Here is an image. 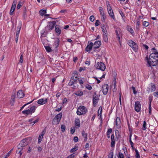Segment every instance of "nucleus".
I'll list each match as a JSON object with an SVG mask.
<instances>
[{"mask_svg": "<svg viewBox=\"0 0 158 158\" xmlns=\"http://www.w3.org/2000/svg\"><path fill=\"white\" fill-rule=\"evenodd\" d=\"M31 140V138H25L22 140L19 144L17 145L16 153L20 155L19 156H21L23 153L24 148L30 143Z\"/></svg>", "mask_w": 158, "mask_h": 158, "instance_id": "nucleus-1", "label": "nucleus"}, {"mask_svg": "<svg viewBox=\"0 0 158 158\" xmlns=\"http://www.w3.org/2000/svg\"><path fill=\"white\" fill-rule=\"evenodd\" d=\"M78 74L77 71H74L68 83L69 85L71 86L73 85L74 84L77 83V79H78Z\"/></svg>", "mask_w": 158, "mask_h": 158, "instance_id": "nucleus-2", "label": "nucleus"}, {"mask_svg": "<svg viewBox=\"0 0 158 158\" xmlns=\"http://www.w3.org/2000/svg\"><path fill=\"white\" fill-rule=\"evenodd\" d=\"M87 111V110L85 106H81L77 109L76 113L78 115H82L85 114Z\"/></svg>", "mask_w": 158, "mask_h": 158, "instance_id": "nucleus-3", "label": "nucleus"}, {"mask_svg": "<svg viewBox=\"0 0 158 158\" xmlns=\"http://www.w3.org/2000/svg\"><path fill=\"white\" fill-rule=\"evenodd\" d=\"M152 50H153V52L150 54L149 58L148 56V60L150 59L152 62V60H154V61L156 59V58H158V52L157 51L155 48H153Z\"/></svg>", "mask_w": 158, "mask_h": 158, "instance_id": "nucleus-4", "label": "nucleus"}, {"mask_svg": "<svg viewBox=\"0 0 158 158\" xmlns=\"http://www.w3.org/2000/svg\"><path fill=\"white\" fill-rule=\"evenodd\" d=\"M145 59L147 60V66L148 67H151L152 66H155L156 65L158 66V60L156 59L155 60H152V62L150 60V59L148 60V55H147L145 57Z\"/></svg>", "mask_w": 158, "mask_h": 158, "instance_id": "nucleus-5", "label": "nucleus"}, {"mask_svg": "<svg viewBox=\"0 0 158 158\" xmlns=\"http://www.w3.org/2000/svg\"><path fill=\"white\" fill-rule=\"evenodd\" d=\"M107 8V9L109 15L114 20H115V17L114 15L113 10L111 7L110 5L109 2H107L106 3Z\"/></svg>", "mask_w": 158, "mask_h": 158, "instance_id": "nucleus-6", "label": "nucleus"}, {"mask_svg": "<svg viewBox=\"0 0 158 158\" xmlns=\"http://www.w3.org/2000/svg\"><path fill=\"white\" fill-rule=\"evenodd\" d=\"M95 66L96 69L100 70L102 71H104L106 69L105 64L101 62H97L95 65Z\"/></svg>", "mask_w": 158, "mask_h": 158, "instance_id": "nucleus-7", "label": "nucleus"}, {"mask_svg": "<svg viewBox=\"0 0 158 158\" xmlns=\"http://www.w3.org/2000/svg\"><path fill=\"white\" fill-rule=\"evenodd\" d=\"M62 115L61 112L57 114L53 118L52 123L53 124L57 125L59 124Z\"/></svg>", "mask_w": 158, "mask_h": 158, "instance_id": "nucleus-8", "label": "nucleus"}, {"mask_svg": "<svg viewBox=\"0 0 158 158\" xmlns=\"http://www.w3.org/2000/svg\"><path fill=\"white\" fill-rule=\"evenodd\" d=\"M128 44L131 48L135 52H137L138 51V46L137 44L132 40H130L128 42Z\"/></svg>", "mask_w": 158, "mask_h": 158, "instance_id": "nucleus-9", "label": "nucleus"}, {"mask_svg": "<svg viewBox=\"0 0 158 158\" xmlns=\"http://www.w3.org/2000/svg\"><path fill=\"white\" fill-rule=\"evenodd\" d=\"M115 32L116 36V38L119 43L120 44V37L122 38L123 35L122 31L121 29L119 28L118 30H115Z\"/></svg>", "mask_w": 158, "mask_h": 158, "instance_id": "nucleus-10", "label": "nucleus"}, {"mask_svg": "<svg viewBox=\"0 0 158 158\" xmlns=\"http://www.w3.org/2000/svg\"><path fill=\"white\" fill-rule=\"evenodd\" d=\"M114 124L115 126H116L117 129H119L121 128V122L119 117H117L116 118Z\"/></svg>", "mask_w": 158, "mask_h": 158, "instance_id": "nucleus-11", "label": "nucleus"}, {"mask_svg": "<svg viewBox=\"0 0 158 158\" xmlns=\"http://www.w3.org/2000/svg\"><path fill=\"white\" fill-rule=\"evenodd\" d=\"M141 105L140 102L138 101H136L135 102V110L137 112H139L141 109Z\"/></svg>", "mask_w": 158, "mask_h": 158, "instance_id": "nucleus-12", "label": "nucleus"}, {"mask_svg": "<svg viewBox=\"0 0 158 158\" xmlns=\"http://www.w3.org/2000/svg\"><path fill=\"white\" fill-rule=\"evenodd\" d=\"M109 87L107 84H104L102 87V91L104 95H106L107 94L108 91Z\"/></svg>", "mask_w": 158, "mask_h": 158, "instance_id": "nucleus-13", "label": "nucleus"}, {"mask_svg": "<svg viewBox=\"0 0 158 158\" xmlns=\"http://www.w3.org/2000/svg\"><path fill=\"white\" fill-rule=\"evenodd\" d=\"M17 3L16 0H14L10 12V15H13V12L15 10Z\"/></svg>", "mask_w": 158, "mask_h": 158, "instance_id": "nucleus-14", "label": "nucleus"}, {"mask_svg": "<svg viewBox=\"0 0 158 158\" xmlns=\"http://www.w3.org/2000/svg\"><path fill=\"white\" fill-rule=\"evenodd\" d=\"M56 22L55 21L49 22L47 27L48 28L49 30H52L53 29L55 26L56 24Z\"/></svg>", "mask_w": 158, "mask_h": 158, "instance_id": "nucleus-15", "label": "nucleus"}, {"mask_svg": "<svg viewBox=\"0 0 158 158\" xmlns=\"http://www.w3.org/2000/svg\"><path fill=\"white\" fill-rule=\"evenodd\" d=\"M46 131V130L45 129H44L41 132L39 136L38 139V143H40L43 138V137L44 135L45 134Z\"/></svg>", "mask_w": 158, "mask_h": 158, "instance_id": "nucleus-16", "label": "nucleus"}, {"mask_svg": "<svg viewBox=\"0 0 158 158\" xmlns=\"http://www.w3.org/2000/svg\"><path fill=\"white\" fill-rule=\"evenodd\" d=\"M35 119V118H32L31 119H29L28 120V122H29L30 124L32 125V126L35 123H37L39 120V118H37Z\"/></svg>", "mask_w": 158, "mask_h": 158, "instance_id": "nucleus-17", "label": "nucleus"}, {"mask_svg": "<svg viewBox=\"0 0 158 158\" xmlns=\"http://www.w3.org/2000/svg\"><path fill=\"white\" fill-rule=\"evenodd\" d=\"M111 147L112 148H114L115 147V144L116 139L115 138L114 135V134H112L111 136Z\"/></svg>", "mask_w": 158, "mask_h": 158, "instance_id": "nucleus-18", "label": "nucleus"}, {"mask_svg": "<svg viewBox=\"0 0 158 158\" xmlns=\"http://www.w3.org/2000/svg\"><path fill=\"white\" fill-rule=\"evenodd\" d=\"M60 40L59 38H56L55 39V40L53 44V45L56 48H57L59 47Z\"/></svg>", "mask_w": 158, "mask_h": 158, "instance_id": "nucleus-19", "label": "nucleus"}, {"mask_svg": "<svg viewBox=\"0 0 158 158\" xmlns=\"http://www.w3.org/2000/svg\"><path fill=\"white\" fill-rule=\"evenodd\" d=\"M48 100L47 98H41L37 101V103L41 105H44L47 103Z\"/></svg>", "mask_w": 158, "mask_h": 158, "instance_id": "nucleus-20", "label": "nucleus"}, {"mask_svg": "<svg viewBox=\"0 0 158 158\" xmlns=\"http://www.w3.org/2000/svg\"><path fill=\"white\" fill-rule=\"evenodd\" d=\"M94 44L92 42H90L89 44L88 43V44L85 48V51L87 52H90Z\"/></svg>", "mask_w": 158, "mask_h": 158, "instance_id": "nucleus-21", "label": "nucleus"}, {"mask_svg": "<svg viewBox=\"0 0 158 158\" xmlns=\"http://www.w3.org/2000/svg\"><path fill=\"white\" fill-rule=\"evenodd\" d=\"M17 97L19 98H22L24 96V94L22 90H19L17 93Z\"/></svg>", "mask_w": 158, "mask_h": 158, "instance_id": "nucleus-22", "label": "nucleus"}, {"mask_svg": "<svg viewBox=\"0 0 158 158\" xmlns=\"http://www.w3.org/2000/svg\"><path fill=\"white\" fill-rule=\"evenodd\" d=\"M74 125L75 127L78 129L80 126V120L78 118H76L75 120Z\"/></svg>", "mask_w": 158, "mask_h": 158, "instance_id": "nucleus-23", "label": "nucleus"}, {"mask_svg": "<svg viewBox=\"0 0 158 158\" xmlns=\"http://www.w3.org/2000/svg\"><path fill=\"white\" fill-rule=\"evenodd\" d=\"M127 31H129L133 36L135 35V34L134 31L131 27L129 25H127Z\"/></svg>", "mask_w": 158, "mask_h": 158, "instance_id": "nucleus-24", "label": "nucleus"}, {"mask_svg": "<svg viewBox=\"0 0 158 158\" xmlns=\"http://www.w3.org/2000/svg\"><path fill=\"white\" fill-rule=\"evenodd\" d=\"M55 30L56 32L58 35H60L61 34V31L59 25H56L55 26Z\"/></svg>", "mask_w": 158, "mask_h": 158, "instance_id": "nucleus-25", "label": "nucleus"}, {"mask_svg": "<svg viewBox=\"0 0 158 158\" xmlns=\"http://www.w3.org/2000/svg\"><path fill=\"white\" fill-rule=\"evenodd\" d=\"M98 101V98L95 96L93 97V104L94 106H95L97 104Z\"/></svg>", "mask_w": 158, "mask_h": 158, "instance_id": "nucleus-26", "label": "nucleus"}, {"mask_svg": "<svg viewBox=\"0 0 158 158\" xmlns=\"http://www.w3.org/2000/svg\"><path fill=\"white\" fill-rule=\"evenodd\" d=\"M101 44V41H96L94 44V47H95L96 48H99Z\"/></svg>", "mask_w": 158, "mask_h": 158, "instance_id": "nucleus-27", "label": "nucleus"}, {"mask_svg": "<svg viewBox=\"0 0 158 158\" xmlns=\"http://www.w3.org/2000/svg\"><path fill=\"white\" fill-rule=\"evenodd\" d=\"M107 34H103V40L106 42L107 43L108 42V38L107 35Z\"/></svg>", "mask_w": 158, "mask_h": 158, "instance_id": "nucleus-28", "label": "nucleus"}, {"mask_svg": "<svg viewBox=\"0 0 158 158\" xmlns=\"http://www.w3.org/2000/svg\"><path fill=\"white\" fill-rule=\"evenodd\" d=\"M77 80H78L79 84L81 85V88H83V86L82 85L83 84L84 82L83 81L82 78L81 77H78V79H77Z\"/></svg>", "mask_w": 158, "mask_h": 158, "instance_id": "nucleus-29", "label": "nucleus"}, {"mask_svg": "<svg viewBox=\"0 0 158 158\" xmlns=\"http://www.w3.org/2000/svg\"><path fill=\"white\" fill-rule=\"evenodd\" d=\"M36 107L35 106H32L30 107V111L31 113V114L32 113H34L35 111V109Z\"/></svg>", "mask_w": 158, "mask_h": 158, "instance_id": "nucleus-30", "label": "nucleus"}, {"mask_svg": "<svg viewBox=\"0 0 158 158\" xmlns=\"http://www.w3.org/2000/svg\"><path fill=\"white\" fill-rule=\"evenodd\" d=\"M82 136L84 138V140L86 141L87 139V134L85 133L84 131L83 130L82 133Z\"/></svg>", "mask_w": 158, "mask_h": 158, "instance_id": "nucleus-31", "label": "nucleus"}, {"mask_svg": "<svg viewBox=\"0 0 158 158\" xmlns=\"http://www.w3.org/2000/svg\"><path fill=\"white\" fill-rule=\"evenodd\" d=\"M22 113L24 114H26L27 115H28L30 114H31V113L29 109L23 111Z\"/></svg>", "mask_w": 158, "mask_h": 158, "instance_id": "nucleus-32", "label": "nucleus"}, {"mask_svg": "<svg viewBox=\"0 0 158 158\" xmlns=\"http://www.w3.org/2000/svg\"><path fill=\"white\" fill-rule=\"evenodd\" d=\"M102 109L101 106L99 107L98 110V116L100 117H102Z\"/></svg>", "mask_w": 158, "mask_h": 158, "instance_id": "nucleus-33", "label": "nucleus"}, {"mask_svg": "<svg viewBox=\"0 0 158 158\" xmlns=\"http://www.w3.org/2000/svg\"><path fill=\"white\" fill-rule=\"evenodd\" d=\"M101 28L103 32V34L107 33V31L104 25L102 26Z\"/></svg>", "mask_w": 158, "mask_h": 158, "instance_id": "nucleus-34", "label": "nucleus"}, {"mask_svg": "<svg viewBox=\"0 0 158 158\" xmlns=\"http://www.w3.org/2000/svg\"><path fill=\"white\" fill-rule=\"evenodd\" d=\"M39 12L40 15L43 16L44 15H45V14L46 13L47 11L46 10H44L43 9H41L40 10Z\"/></svg>", "mask_w": 158, "mask_h": 158, "instance_id": "nucleus-35", "label": "nucleus"}, {"mask_svg": "<svg viewBox=\"0 0 158 158\" xmlns=\"http://www.w3.org/2000/svg\"><path fill=\"white\" fill-rule=\"evenodd\" d=\"M78 147L77 146H76L74 147V148H72L70 150V153H73L75 152V151L77 150H78Z\"/></svg>", "mask_w": 158, "mask_h": 158, "instance_id": "nucleus-36", "label": "nucleus"}, {"mask_svg": "<svg viewBox=\"0 0 158 158\" xmlns=\"http://www.w3.org/2000/svg\"><path fill=\"white\" fill-rule=\"evenodd\" d=\"M75 94L77 96H81L83 94V93L81 91H77L75 93Z\"/></svg>", "mask_w": 158, "mask_h": 158, "instance_id": "nucleus-37", "label": "nucleus"}, {"mask_svg": "<svg viewBox=\"0 0 158 158\" xmlns=\"http://www.w3.org/2000/svg\"><path fill=\"white\" fill-rule=\"evenodd\" d=\"M44 47L47 52H50L52 51V49L49 46H44Z\"/></svg>", "mask_w": 158, "mask_h": 158, "instance_id": "nucleus-38", "label": "nucleus"}, {"mask_svg": "<svg viewBox=\"0 0 158 158\" xmlns=\"http://www.w3.org/2000/svg\"><path fill=\"white\" fill-rule=\"evenodd\" d=\"M135 157L136 158H140V156L138 150L136 149H135Z\"/></svg>", "mask_w": 158, "mask_h": 158, "instance_id": "nucleus-39", "label": "nucleus"}, {"mask_svg": "<svg viewBox=\"0 0 158 158\" xmlns=\"http://www.w3.org/2000/svg\"><path fill=\"white\" fill-rule=\"evenodd\" d=\"M27 11V9L26 7H25L23 10V17L24 19L25 18L26 16V12Z\"/></svg>", "mask_w": 158, "mask_h": 158, "instance_id": "nucleus-40", "label": "nucleus"}, {"mask_svg": "<svg viewBox=\"0 0 158 158\" xmlns=\"http://www.w3.org/2000/svg\"><path fill=\"white\" fill-rule=\"evenodd\" d=\"M147 125L146 122L144 121L143 122V124L142 126V130L143 131L147 129L146 126Z\"/></svg>", "mask_w": 158, "mask_h": 158, "instance_id": "nucleus-41", "label": "nucleus"}, {"mask_svg": "<svg viewBox=\"0 0 158 158\" xmlns=\"http://www.w3.org/2000/svg\"><path fill=\"white\" fill-rule=\"evenodd\" d=\"M149 25V23L148 21H144L143 22V25L144 27H147Z\"/></svg>", "mask_w": 158, "mask_h": 158, "instance_id": "nucleus-42", "label": "nucleus"}, {"mask_svg": "<svg viewBox=\"0 0 158 158\" xmlns=\"http://www.w3.org/2000/svg\"><path fill=\"white\" fill-rule=\"evenodd\" d=\"M151 91H154L156 89V86L155 85L151 84Z\"/></svg>", "mask_w": 158, "mask_h": 158, "instance_id": "nucleus-43", "label": "nucleus"}, {"mask_svg": "<svg viewBox=\"0 0 158 158\" xmlns=\"http://www.w3.org/2000/svg\"><path fill=\"white\" fill-rule=\"evenodd\" d=\"M34 99L32 101H31L26 103V104H25L23 106H22L21 108L20 109V110H22V109H23L24 108V107L26 106H27V105H28L29 104H30V103H31L34 101Z\"/></svg>", "mask_w": 158, "mask_h": 158, "instance_id": "nucleus-44", "label": "nucleus"}, {"mask_svg": "<svg viewBox=\"0 0 158 158\" xmlns=\"http://www.w3.org/2000/svg\"><path fill=\"white\" fill-rule=\"evenodd\" d=\"M60 127L61 129V131L62 132H63L65 131L66 127L64 125H61Z\"/></svg>", "mask_w": 158, "mask_h": 158, "instance_id": "nucleus-45", "label": "nucleus"}, {"mask_svg": "<svg viewBox=\"0 0 158 158\" xmlns=\"http://www.w3.org/2000/svg\"><path fill=\"white\" fill-rule=\"evenodd\" d=\"M118 158H124V156L123 154L120 152H119Z\"/></svg>", "mask_w": 158, "mask_h": 158, "instance_id": "nucleus-46", "label": "nucleus"}, {"mask_svg": "<svg viewBox=\"0 0 158 158\" xmlns=\"http://www.w3.org/2000/svg\"><path fill=\"white\" fill-rule=\"evenodd\" d=\"M114 153L113 152H111L108 155V158H113Z\"/></svg>", "mask_w": 158, "mask_h": 158, "instance_id": "nucleus-47", "label": "nucleus"}, {"mask_svg": "<svg viewBox=\"0 0 158 158\" xmlns=\"http://www.w3.org/2000/svg\"><path fill=\"white\" fill-rule=\"evenodd\" d=\"M101 19L102 21V22H105L106 18V15H101Z\"/></svg>", "mask_w": 158, "mask_h": 158, "instance_id": "nucleus-48", "label": "nucleus"}, {"mask_svg": "<svg viewBox=\"0 0 158 158\" xmlns=\"http://www.w3.org/2000/svg\"><path fill=\"white\" fill-rule=\"evenodd\" d=\"M22 25V22L20 21L19 22L17 29H21Z\"/></svg>", "mask_w": 158, "mask_h": 158, "instance_id": "nucleus-49", "label": "nucleus"}, {"mask_svg": "<svg viewBox=\"0 0 158 158\" xmlns=\"http://www.w3.org/2000/svg\"><path fill=\"white\" fill-rule=\"evenodd\" d=\"M23 5V4L22 2H19L18 3L17 6V8L18 9H19L20 8L21 6H22Z\"/></svg>", "mask_w": 158, "mask_h": 158, "instance_id": "nucleus-50", "label": "nucleus"}, {"mask_svg": "<svg viewBox=\"0 0 158 158\" xmlns=\"http://www.w3.org/2000/svg\"><path fill=\"white\" fill-rule=\"evenodd\" d=\"M75 131V128L74 127L71 128L70 129V133L71 134H73Z\"/></svg>", "mask_w": 158, "mask_h": 158, "instance_id": "nucleus-51", "label": "nucleus"}, {"mask_svg": "<svg viewBox=\"0 0 158 158\" xmlns=\"http://www.w3.org/2000/svg\"><path fill=\"white\" fill-rule=\"evenodd\" d=\"M86 88L89 90H91L92 89V87L91 85H87L85 86Z\"/></svg>", "mask_w": 158, "mask_h": 158, "instance_id": "nucleus-52", "label": "nucleus"}, {"mask_svg": "<svg viewBox=\"0 0 158 158\" xmlns=\"http://www.w3.org/2000/svg\"><path fill=\"white\" fill-rule=\"evenodd\" d=\"M112 131V129L111 128H110L108 129L107 131L106 132V134H110L111 133Z\"/></svg>", "mask_w": 158, "mask_h": 158, "instance_id": "nucleus-53", "label": "nucleus"}, {"mask_svg": "<svg viewBox=\"0 0 158 158\" xmlns=\"http://www.w3.org/2000/svg\"><path fill=\"white\" fill-rule=\"evenodd\" d=\"M23 55L22 54L20 55V60H19V62L20 63H22L23 62Z\"/></svg>", "mask_w": 158, "mask_h": 158, "instance_id": "nucleus-54", "label": "nucleus"}, {"mask_svg": "<svg viewBox=\"0 0 158 158\" xmlns=\"http://www.w3.org/2000/svg\"><path fill=\"white\" fill-rule=\"evenodd\" d=\"M89 20L92 22H93L94 20V16L92 15L89 18Z\"/></svg>", "mask_w": 158, "mask_h": 158, "instance_id": "nucleus-55", "label": "nucleus"}, {"mask_svg": "<svg viewBox=\"0 0 158 158\" xmlns=\"http://www.w3.org/2000/svg\"><path fill=\"white\" fill-rule=\"evenodd\" d=\"M143 47L146 49L147 51H148L149 47L146 44H143L142 45Z\"/></svg>", "mask_w": 158, "mask_h": 158, "instance_id": "nucleus-56", "label": "nucleus"}, {"mask_svg": "<svg viewBox=\"0 0 158 158\" xmlns=\"http://www.w3.org/2000/svg\"><path fill=\"white\" fill-rule=\"evenodd\" d=\"M129 141L131 147L133 149L134 148V143L132 142L131 140H129Z\"/></svg>", "mask_w": 158, "mask_h": 158, "instance_id": "nucleus-57", "label": "nucleus"}, {"mask_svg": "<svg viewBox=\"0 0 158 158\" xmlns=\"http://www.w3.org/2000/svg\"><path fill=\"white\" fill-rule=\"evenodd\" d=\"M152 101V98L151 97H149V106L150 105L151 106V102Z\"/></svg>", "mask_w": 158, "mask_h": 158, "instance_id": "nucleus-58", "label": "nucleus"}, {"mask_svg": "<svg viewBox=\"0 0 158 158\" xmlns=\"http://www.w3.org/2000/svg\"><path fill=\"white\" fill-rule=\"evenodd\" d=\"M132 89L133 90V92L134 94H136L137 93V92L136 91L135 88L134 86H132L131 87Z\"/></svg>", "mask_w": 158, "mask_h": 158, "instance_id": "nucleus-59", "label": "nucleus"}, {"mask_svg": "<svg viewBox=\"0 0 158 158\" xmlns=\"http://www.w3.org/2000/svg\"><path fill=\"white\" fill-rule=\"evenodd\" d=\"M93 50L94 51L96 52H98L100 50L99 49V48H96L95 47H93Z\"/></svg>", "mask_w": 158, "mask_h": 158, "instance_id": "nucleus-60", "label": "nucleus"}, {"mask_svg": "<svg viewBox=\"0 0 158 158\" xmlns=\"http://www.w3.org/2000/svg\"><path fill=\"white\" fill-rule=\"evenodd\" d=\"M99 10L100 12V14L102 12H103L104 11L102 7L101 6H100L99 8Z\"/></svg>", "mask_w": 158, "mask_h": 158, "instance_id": "nucleus-61", "label": "nucleus"}, {"mask_svg": "<svg viewBox=\"0 0 158 158\" xmlns=\"http://www.w3.org/2000/svg\"><path fill=\"white\" fill-rule=\"evenodd\" d=\"M73 140L75 142H77L78 141V138L77 136H75L73 138Z\"/></svg>", "mask_w": 158, "mask_h": 158, "instance_id": "nucleus-62", "label": "nucleus"}, {"mask_svg": "<svg viewBox=\"0 0 158 158\" xmlns=\"http://www.w3.org/2000/svg\"><path fill=\"white\" fill-rule=\"evenodd\" d=\"M14 99H12V98H11V99L10 100V103L11 104L12 106L14 105Z\"/></svg>", "mask_w": 158, "mask_h": 158, "instance_id": "nucleus-63", "label": "nucleus"}, {"mask_svg": "<svg viewBox=\"0 0 158 158\" xmlns=\"http://www.w3.org/2000/svg\"><path fill=\"white\" fill-rule=\"evenodd\" d=\"M99 23L100 22L99 20H96L95 23V26H98L99 25Z\"/></svg>", "mask_w": 158, "mask_h": 158, "instance_id": "nucleus-64", "label": "nucleus"}]
</instances>
